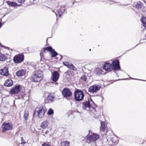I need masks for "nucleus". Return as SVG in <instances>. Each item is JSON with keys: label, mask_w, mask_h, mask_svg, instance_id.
I'll use <instances>...</instances> for the list:
<instances>
[{"label": "nucleus", "mask_w": 146, "mask_h": 146, "mask_svg": "<svg viewBox=\"0 0 146 146\" xmlns=\"http://www.w3.org/2000/svg\"><path fill=\"white\" fill-rule=\"evenodd\" d=\"M21 4H17V5H16V6L20 7L21 6Z\"/></svg>", "instance_id": "45"}, {"label": "nucleus", "mask_w": 146, "mask_h": 146, "mask_svg": "<svg viewBox=\"0 0 146 146\" xmlns=\"http://www.w3.org/2000/svg\"><path fill=\"white\" fill-rule=\"evenodd\" d=\"M2 132L4 133L5 131L7 130H11L13 127L12 124L9 123H4L2 126Z\"/></svg>", "instance_id": "12"}, {"label": "nucleus", "mask_w": 146, "mask_h": 146, "mask_svg": "<svg viewBox=\"0 0 146 146\" xmlns=\"http://www.w3.org/2000/svg\"><path fill=\"white\" fill-rule=\"evenodd\" d=\"M25 1V0H18V2L20 3H24Z\"/></svg>", "instance_id": "35"}, {"label": "nucleus", "mask_w": 146, "mask_h": 146, "mask_svg": "<svg viewBox=\"0 0 146 146\" xmlns=\"http://www.w3.org/2000/svg\"><path fill=\"white\" fill-rule=\"evenodd\" d=\"M43 135L44 136V134H43Z\"/></svg>", "instance_id": "58"}, {"label": "nucleus", "mask_w": 146, "mask_h": 146, "mask_svg": "<svg viewBox=\"0 0 146 146\" xmlns=\"http://www.w3.org/2000/svg\"><path fill=\"white\" fill-rule=\"evenodd\" d=\"M104 135H107V134H106V133H104Z\"/></svg>", "instance_id": "49"}, {"label": "nucleus", "mask_w": 146, "mask_h": 146, "mask_svg": "<svg viewBox=\"0 0 146 146\" xmlns=\"http://www.w3.org/2000/svg\"><path fill=\"white\" fill-rule=\"evenodd\" d=\"M99 138V136L98 134L94 133L87 137L86 142L89 143H90L91 146H96L97 145L96 141Z\"/></svg>", "instance_id": "2"}, {"label": "nucleus", "mask_w": 146, "mask_h": 146, "mask_svg": "<svg viewBox=\"0 0 146 146\" xmlns=\"http://www.w3.org/2000/svg\"><path fill=\"white\" fill-rule=\"evenodd\" d=\"M62 95L67 99H70L72 95V93L70 89L67 88H64L62 91Z\"/></svg>", "instance_id": "5"}, {"label": "nucleus", "mask_w": 146, "mask_h": 146, "mask_svg": "<svg viewBox=\"0 0 146 146\" xmlns=\"http://www.w3.org/2000/svg\"><path fill=\"white\" fill-rule=\"evenodd\" d=\"M0 74L3 76H8L9 75L8 69L6 67L0 70Z\"/></svg>", "instance_id": "16"}, {"label": "nucleus", "mask_w": 146, "mask_h": 146, "mask_svg": "<svg viewBox=\"0 0 146 146\" xmlns=\"http://www.w3.org/2000/svg\"><path fill=\"white\" fill-rule=\"evenodd\" d=\"M70 70H68L66 72H65V74H68V73L70 72Z\"/></svg>", "instance_id": "39"}, {"label": "nucleus", "mask_w": 146, "mask_h": 146, "mask_svg": "<svg viewBox=\"0 0 146 146\" xmlns=\"http://www.w3.org/2000/svg\"><path fill=\"white\" fill-rule=\"evenodd\" d=\"M106 126L105 124V122L101 121V126L100 128V132H104Z\"/></svg>", "instance_id": "19"}, {"label": "nucleus", "mask_w": 146, "mask_h": 146, "mask_svg": "<svg viewBox=\"0 0 146 146\" xmlns=\"http://www.w3.org/2000/svg\"><path fill=\"white\" fill-rule=\"evenodd\" d=\"M92 102L94 104V106H92L95 107V108L96 107H97V105L94 103V102L93 101V102Z\"/></svg>", "instance_id": "38"}, {"label": "nucleus", "mask_w": 146, "mask_h": 146, "mask_svg": "<svg viewBox=\"0 0 146 146\" xmlns=\"http://www.w3.org/2000/svg\"><path fill=\"white\" fill-rule=\"evenodd\" d=\"M48 124V122L46 120L44 121L41 123L40 127L43 129L47 127Z\"/></svg>", "instance_id": "20"}, {"label": "nucleus", "mask_w": 146, "mask_h": 146, "mask_svg": "<svg viewBox=\"0 0 146 146\" xmlns=\"http://www.w3.org/2000/svg\"><path fill=\"white\" fill-rule=\"evenodd\" d=\"M103 67V69L108 72H110L113 70L112 64L109 63L105 62Z\"/></svg>", "instance_id": "15"}, {"label": "nucleus", "mask_w": 146, "mask_h": 146, "mask_svg": "<svg viewBox=\"0 0 146 146\" xmlns=\"http://www.w3.org/2000/svg\"><path fill=\"white\" fill-rule=\"evenodd\" d=\"M145 36H146V34H145Z\"/></svg>", "instance_id": "57"}, {"label": "nucleus", "mask_w": 146, "mask_h": 146, "mask_svg": "<svg viewBox=\"0 0 146 146\" xmlns=\"http://www.w3.org/2000/svg\"><path fill=\"white\" fill-rule=\"evenodd\" d=\"M2 24L1 23V22L0 21V28H1V27H2Z\"/></svg>", "instance_id": "43"}, {"label": "nucleus", "mask_w": 146, "mask_h": 146, "mask_svg": "<svg viewBox=\"0 0 146 146\" xmlns=\"http://www.w3.org/2000/svg\"><path fill=\"white\" fill-rule=\"evenodd\" d=\"M63 64L65 66H67L68 68L70 64L68 62H63Z\"/></svg>", "instance_id": "31"}, {"label": "nucleus", "mask_w": 146, "mask_h": 146, "mask_svg": "<svg viewBox=\"0 0 146 146\" xmlns=\"http://www.w3.org/2000/svg\"><path fill=\"white\" fill-rule=\"evenodd\" d=\"M60 74L58 72L56 71H54L52 73L51 79L54 82H56L58 80Z\"/></svg>", "instance_id": "14"}, {"label": "nucleus", "mask_w": 146, "mask_h": 146, "mask_svg": "<svg viewBox=\"0 0 146 146\" xmlns=\"http://www.w3.org/2000/svg\"><path fill=\"white\" fill-rule=\"evenodd\" d=\"M112 68L115 70H118L120 69L119 62L118 60H115L112 62Z\"/></svg>", "instance_id": "13"}, {"label": "nucleus", "mask_w": 146, "mask_h": 146, "mask_svg": "<svg viewBox=\"0 0 146 146\" xmlns=\"http://www.w3.org/2000/svg\"><path fill=\"white\" fill-rule=\"evenodd\" d=\"M101 86L96 84L90 86L88 90V92L92 93H94L98 92Z\"/></svg>", "instance_id": "11"}, {"label": "nucleus", "mask_w": 146, "mask_h": 146, "mask_svg": "<svg viewBox=\"0 0 146 146\" xmlns=\"http://www.w3.org/2000/svg\"><path fill=\"white\" fill-rule=\"evenodd\" d=\"M82 107L83 110L87 111H89L91 108L95 110V107L92 106L89 100L83 102L82 104Z\"/></svg>", "instance_id": "7"}, {"label": "nucleus", "mask_w": 146, "mask_h": 146, "mask_svg": "<svg viewBox=\"0 0 146 146\" xmlns=\"http://www.w3.org/2000/svg\"><path fill=\"white\" fill-rule=\"evenodd\" d=\"M143 5L142 3L140 1H138L135 4V7L136 8L139 9Z\"/></svg>", "instance_id": "24"}, {"label": "nucleus", "mask_w": 146, "mask_h": 146, "mask_svg": "<svg viewBox=\"0 0 146 146\" xmlns=\"http://www.w3.org/2000/svg\"><path fill=\"white\" fill-rule=\"evenodd\" d=\"M21 143L22 144H24L25 143V142L23 138V137H21Z\"/></svg>", "instance_id": "32"}, {"label": "nucleus", "mask_w": 146, "mask_h": 146, "mask_svg": "<svg viewBox=\"0 0 146 146\" xmlns=\"http://www.w3.org/2000/svg\"><path fill=\"white\" fill-rule=\"evenodd\" d=\"M46 109L43 106L37 107L35 109V111H37V115L36 116H38L39 118L43 117L46 111Z\"/></svg>", "instance_id": "4"}, {"label": "nucleus", "mask_w": 146, "mask_h": 146, "mask_svg": "<svg viewBox=\"0 0 146 146\" xmlns=\"http://www.w3.org/2000/svg\"><path fill=\"white\" fill-rule=\"evenodd\" d=\"M56 84H58V83H56Z\"/></svg>", "instance_id": "54"}, {"label": "nucleus", "mask_w": 146, "mask_h": 146, "mask_svg": "<svg viewBox=\"0 0 146 146\" xmlns=\"http://www.w3.org/2000/svg\"><path fill=\"white\" fill-rule=\"evenodd\" d=\"M42 146H51L45 143H44L42 145Z\"/></svg>", "instance_id": "36"}, {"label": "nucleus", "mask_w": 146, "mask_h": 146, "mask_svg": "<svg viewBox=\"0 0 146 146\" xmlns=\"http://www.w3.org/2000/svg\"><path fill=\"white\" fill-rule=\"evenodd\" d=\"M5 15H4V16L1 18V19H2L4 17H5Z\"/></svg>", "instance_id": "50"}, {"label": "nucleus", "mask_w": 146, "mask_h": 146, "mask_svg": "<svg viewBox=\"0 0 146 146\" xmlns=\"http://www.w3.org/2000/svg\"><path fill=\"white\" fill-rule=\"evenodd\" d=\"M141 20L143 26L145 28H146V17L142 16L141 18Z\"/></svg>", "instance_id": "21"}, {"label": "nucleus", "mask_w": 146, "mask_h": 146, "mask_svg": "<svg viewBox=\"0 0 146 146\" xmlns=\"http://www.w3.org/2000/svg\"><path fill=\"white\" fill-rule=\"evenodd\" d=\"M43 49V52L44 53H46V50L49 52L50 56L52 57H54L58 55V53L55 51V50L53 49L51 46H48L44 48Z\"/></svg>", "instance_id": "6"}, {"label": "nucleus", "mask_w": 146, "mask_h": 146, "mask_svg": "<svg viewBox=\"0 0 146 146\" xmlns=\"http://www.w3.org/2000/svg\"><path fill=\"white\" fill-rule=\"evenodd\" d=\"M91 49H90V50H89V51H91Z\"/></svg>", "instance_id": "53"}, {"label": "nucleus", "mask_w": 146, "mask_h": 146, "mask_svg": "<svg viewBox=\"0 0 146 146\" xmlns=\"http://www.w3.org/2000/svg\"><path fill=\"white\" fill-rule=\"evenodd\" d=\"M102 70L100 69H99L97 71L96 73L97 74H102Z\"/></svg>", "instance_id": "33"}, {"label": "nucleus", "mask_w": 146, "mask_h": 146, "mask_svg": "<svg viewBox=\"0 0 146 146\" xmlns=\"http://www.w3.org/2000/svg\"><path fill=\"white\" fill-rule=\"evenodd\" d=\"M13 84V81L11 78L7 79L4 84V86L7 87L11 86Z\"/></svg>", "instance_id": "17"}, {"label": "nucleus", "mask_w": 146, "mask_h": 146, "mask_svg": "<svg viewBox=\"0 0 146 146\" xmlns=\"http://www.w3.org/2000/svg\"><path fill=\"white\" fill-rule=\"evenodd\" d=\"M37 113V111H35H35H34L33 114V117H35L36 116V113Z\"/></svg>", "instance_id": "37"}, {"label": "nucleus", "mask_w": 146, "mask_h": 146, "mask_svg": "<svg viewBox=\"0 0 146 146\" xmlns=\"http://www.w3.org/2000/svg\"><path fill=\"white\" fill-rule=\"evenodd\" d=\"M137 45H138V44H137V45H136L135 46H135H136Z\"/></svg>", "instance_id": "56"}, {"label": "nucleus", "mask_w": 146, "mask_h": 146, "mask_svg": "<svg viewBox=\"0 0 146 146\" xmlns=\"http://www.w3.org/2000/svg\"><path fill=\"white\" fill-rule=\"evenodd\" d=\"M21 85H16L10 90V94H15L19 93L21 91Z\"/></svg>", "instance_id": "9"}, {"label": "nucleus", "mask_w": 146, "mask_h": 146, "mask_svg": "<svg viewBox=\"0 0 146 146\" xmlns=\"http://www.w3.org/2000/svg\"><path fill=\"white\" fill-rule=\"evenodd\" d=\"M131 79H132L138 80H141L138 79H135V78H131Z\"/></svg>", "instance_id": "46"}, {"label": "nucleus", "mask_w": 146, "mask_h": 146, "mask_svg": "<svg viewBox=\"0 0 146 146\" xmlns=\"http://www.w3.org/2000/svg\"><path fill=\"white\" fill-rule=\"evenodd\" d=\"M90 100H91V101L92 102H93V100H92V99L91 98L90 99Z\"/></svg>", "instance_id": "47"}, {"label": "nucleus", "mask_w": 146, "mask_h": 146, "mask_svg": "<svg viewBox=\"0 0 146 146\" xmlns=\"http://www.w3.org/2000/svg\"><path fill=\"white\" fill-rule=\"evenodd\" d=\"M106 139L107 141H108L109 140V137L108 136H107L106 137Z\"/></svg>", "instance_id": "40"}, {"label": "nucleus", "mask_w": 146, "mask_h": 146, "mask_svg": "<svg viewBox=\"0 0 146 146\" xmlns=\"http://www.w3.org/2000/svg\"><path fill=\"white\" fill-rule=\"evenodd\" d=\"M29 115V111L27 110H25L23 115V117L25 119L27 120L28 119V116Z\"/></svg>", "instance_id": "23"}, {"label": "nucleus", "mask_w": 146, "mask_h": 146, "mask_svg": "<svg viewBox=\"0 0 146 146\" xmlns=\"http://www.w3.org/2000/svg\"><path fill=\"white\" fill-rule=\"evenodd\" d=\"M112 1V2H114V3H115V2H114L113 1Z\"/></svg>", "instance_id": "51"}, {"label": "nucleus", "mask_w": 146, "mask_h": 146, "mask_svg": "<svg viewBox=\"0 0 146 146\" xmlns=\"http://www.w3.org/2000/svg\"><path fill=\"white\" fill-rule=\"evenodd\" d=\"M48 38H47L46 40V42H47V40H48Z\"/></svg>", "instance_id": "48"}, {"label": "nucleus", "mask_w": 146, "mask_h": 146, "mask_svg": "<svg viewBox=\"0 0 146 146\" xmlns=\"http://www.w3.org/2000/svg\"><path fill=\"white\" fill-rule=\"evenodd\" d=\"M68 68L71 69L73 70H76V68H75V67L74 65L72 64H70Z\"/></svg>", "instance_id": "27"}, {"label": "nucleus", "mask_w": 146, "mask_h": 146, "mask_svg": "<svg viewBox=\"0 0 146 146\" xmlns=\"http://www.w3.org/2000/svg\"><path fill=\"white\" fill-rule=\"evenodd\" d=\"M43 73L40 70L36 71L32 76L31 80L32 82H35L40 81L43 78Z\"/></svg>", "instance_id": "1"}, {"label": "nucleus", "mask_w": 146, "mask_h": 146, "mask_svg": "<svg viewBox=\"0 0 146 146\" xmlns=\"http://www.w3.org/2000/svg\"><path fill=\"white\" fill-rule=\"evenodd\" d=\"M40 56H41V53H40Z\"/></svg>", "instance_id": "52"}, {"label": "nucleus", "mask_w": 146, "mask_h": 146, "mask_svg": "<svg viewBox=\"0 0 146 146\" xmlns=\"http://www.w3.org/2000/svg\"><path fill=\"white\" fill-rule=\"evenodd\" d=\"M24 57L23 54H19L14 56L13 60L15 63H20L24 60Z\"/></svg>", "instance_id": "8"}, {"label": "nucleus", "mask_w": 146, "mask_h": 146, "mask_svg": "<svg viewBox=\"0 0 146 146\" xmlns=\"http://www.w3.org/2000/svg\"><path fill=\"white\" fill-rule=\"evenodd\" d=\"M84 96V94L82 91L78 89H77L75 91L74 98L76 101L79 102L82 101Z\"/></svg>", "instance_id": "3"}, {"label": "nucleus", "mask_w": 146, "mask_h": 146, "mask_svg": "<svg viewBox=\"0 0 146 146\" xmlns=\"http://www.w3.org/2000/svg\"><path fill=\"white\" fill-rule=\"evenodd\" d=\"M6 59V56L2 54H0V61H5Z\"/></svg>", "instance_id": "25"}, {"label": "nucleus", "mask_w": 146, "mask_h": 146, "mask_svg": "<svg viewBox=\"0 0 146 146\" xmlns=\"http://www.w3.org/2000/svg\"><path fill=\"white\" fill-rule=\"evenodd\" d=\"M60 55L61 56V58L60 59V60H61L62 58V55L61 54H60Z\"/></svg>", "instance_id": "44"}, {"label": "nucleus", "mask_w": 146, "mask_h": 146, "mask_svg": "<svg viewBox=\"0 0 146 146\" xmlns=\"http://www.w3.org/2000/svg\"><path fill=\"white\" fill-rule=\"evenodd\" d=\"M49 132V131L48 130H47L45 133L46 134H47Z\"/></svg>", "instance_id": "42"}, {"label": "nucleus", "mask_w": 146, "mask_h": 146, "mask_svg": "<svg viewBox=\"0 0 146 146\" xmlns=\"http://www.w3.org/2000/svg\"><path fill=\"white\" fill-rule=\"evenodd\" d=\"M70 144V142L68 141H65V145L66 146H68Z\"/></svg>", "instance_id": "34"}, {"label": "nucleus", "mask_w": 146, "mask_h": 146, "mask_svg": "<svg viewBox=\"0 0 146 146\" xmlns=\"http://www.w3.org/2000/svg\"><path fill=\"white\" fill-rule=\"evenodd\" d=\"M114 138H113L111 139V141L113 143H115V142L113 141V139Z\"/></svg>", "instance_id": "41"}, {"label": "nucleus", "mask_w": 146, "mask_h": 146, "mask_svg": "<svg viewBox=\"0 0 146 146\" xmlns=\"http://www.w3.org/2000/svg\"><path fill=\"white\" fill-rule=\"evenodd\" d=\"M48 100L51 102L54 99V97L51 96H48Z\"/></svg>", "instance_id": "30"}, {"label": "nucleus", "mask_w": 146, "mask_h": 146, "mask_svg": "<svg viewBox=\"0 0 146 146\" xmlns=\"http://www.w3.org/2000/svg\"><path fill=\"white\" fill-rule=\"evenodd\" d=\"M80 78L82 80L86 81L87 80V78L86 77V76L85 75H83Z\"/></svg>", "instance_id": "29"}, {"label": "nucleus", "mask_w": 146, "mask_h": 146, "mask_svg": "<svg viewBox=\"0 0 146 146\" xmlns=\"http://www.w3.org/2000/svg\"><path fill=\"white\" fill-rule=\"evenodd\" d=\"M25 70L21 69L17 71L16 72V74L17 76L21 77L24 76L25 74Z\"/></svg>", "instance_id": "18"}, {"label": "nucleus", "mask_w": 146, "mask_h": 146, "mask_svg": "<svg viewBox=\"0 0 146 146\" xmlns=\"http://www.w3.org/2000/svg\"><path fill=\"white\" fill-rule=\"evenodd\" d=\"M145 42H146V37H141L140 40V43H142Z\"/></svg>", "instance_id": "26"}, {"label": "nucleus", "mask_w": 146, "mask_h": 146, "mask_svg": "<svg viewBox=\"0 0 146 146\" xmlns=\"http://www.w3.org/2000/svg\"><path fill=\"white\" fill-rule=\"evenodd\" d=\"M64 6L58 7L56 9V12H55V14L57 17H61L62 14L65 11V9Z\"/></svg>", "instance_id": "10"}, {"label": "nucleus", "mask_w": 146, "mask_h": 146, "mask_svg": "<svg viewBox=\"0 0 146 146\" xmlns=\"http://www.w3.org/2000/svg\"><path fill=\"white\" fill-rule=\"evenodd\" d=\"M54 113V111L53 110L51 109H50L48 112V114L49 115H51L52 114H53Z\"/></svg>", "instance_id": "28"}, {"label": "nucleus", "mask_w": 146, "mask_h": 146, "mask_svg": "<svg viewBox=\"0 0 146 146\" xmlns=\"http://www.w3.org/2000/svg\"><path fill=\"white\" fill-rule=\"evenodd\" d=\"M89 134V133L88 134L87 136ZM87 136H86V137H87Z\"/></svg>", "instance_id": "55"}, {"label": "nucleus", "mask_w": 146, "mask_h": 146, "mask_svg": "<svg viewBox=\"0 0 146 146\" xmlns=\"http://www.w3.org/2000/svg\"><path fill=\"white\" fill-rule=\"evenodd\" d=\"M7 4L10 6L15 7L16 6L17 3L14 2L7 1Z\"/></svg>", "instance_id": "22"}]
</instances>
